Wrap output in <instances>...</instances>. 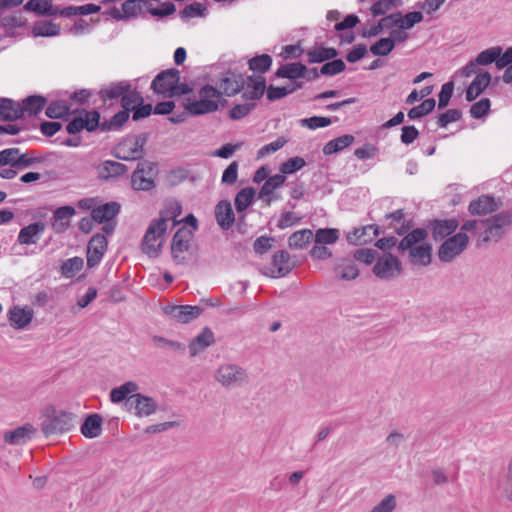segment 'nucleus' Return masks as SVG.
<instances>
[{
	"instance_id": "obj_2",
	"label": "nucleus",
	"mask_w": 512,
	"mask_h": 512,
	"mask_svg": "<svg viewBox=\"0 0 512 512\" xmlns=\"http://www.w3.org/2000/svg\"><path fill=\"white\" fill-rule=\"evenodd\" d=\"M167 221L161 217L154 219L149 224L142 240V251L149 257H157L160 253L161 242L158 239L165 234Z\"/></svg>"
},
{
	"instance_id": "obj_64",
	"label": "nucleus",
	"mask_w": 512,
	"mask_h": 512,
	"mask_svg": "<svg viewBox=\"0 0 512 512\" xmlns=\"http://www.w3.org/2000/svg\"><path fill=\"white\" fill-rule=\"evenodd\" d=\"M396 508V498L388 494L370 512H392Z\"/></svg>"
},
{
	"instance_id": "obj_59",
	"label": "nucleus",
	"mask_w": 512,
	"mask_h": 512,
	"mask_svg": "<svg viewBox=\"0 0 512 512\" xmlns=\"http://www.w3.org/2000/svg\"><path fill=\"white\" fill-rule=\"evenodd\" d=\"M286 143H287V140L285 138H283V137L277 138L275 141L262 146L257 151V158L260 159V158L266 157L270 154L277 152L282 147H284V145Z\"/></svg>"
},
{
	"instance_id": "obj_26",
	"label": "nucleus",
	"mask_w": 512,
	"mask_h": 512,
	"mask_svg": "<svg viewBox=\"0 0 512 512\" xmlns=\"http://www.w3.org/2000/svg\"><path fill=\"white\" fill-rule=\"evenodd\" d=\"M499 208L496 199L490 195H481L469 204V212L472 215H486L492 213Z\"/></svg>"
},
{
	"instance_id": "obj_33",
	"label": "nucleus",
	"mask_w": 512,
	"mask_h": 512,
	"mask_svg": "<svg viewBox=\"0 0 512 512\" xmlns=\"http://www.w3.org/2000/svg\"><path fill=\"white\" fill-rule=\"evenodd\" d=\"M275 77L298 80L306 77V66L301 62L281 65L275 72Z\"/></svg>"
},
{
	"instance_id": "obj_21",
	"label": "nucleus",
	"mask_w": 512,
	"mask_h": 512,
	"mask_svg": "<svg viewBox=\"0 0 512 512\" xmlns=\"http://www.w3.org/2000/svg\"><path fill=\"white\" fill-rule=\"evenodd\" d=\"M121 205L118 202H107L92 209L91 216L99 224L113 221L120 213Z\"/></svg>"
},
{
	"instance_id": "obj_28",
	"label": "nucleus",
	"mask_w": 512,
	"mask_h": 512,
	"mask_svg": "<svg viewBox=\"0 0 512 512\" xmlns=\"http://www.w3.org/2000/svg\"><path fill=\"white\" fill-rule=\"evenodd\" d=\"M215 342L214 333L209 327H205L202 331L190 342L189 352L192 357L198 355L201 351L213 345Z\"/></svg>"
},
{
	"instance_id": "obj_23",
	"label": "nucleus",
	"mask_w": 512,
	"mask_h": 512,
	"mask_svg": "<svg viewBox=\"0 0 512 512\" xmlns=\"http://www.w3.org/2000/svg\"><path fill=\"white\" fill-rule=\"evenodd\" d=\"M33 315V310L29 307L14 306L8 312V319L13 328L21 330L31 323Z\"/></svg>"
},
{
	"instance_id": "obj_58",
	"label": "nucleus",
	"mask_w": 512,
	"mask_h": 512,
	"mask_svg": "<svg viewBox=\"0 0 512 512\" xmlns=\"http://www.w3.org/2000/svg\"><path fill=\"white\" fill-rule=\"evenodd\" d=\"M256 108V103L248 102L244 104H237L229 111V117L232 120H240L247 116L252 110Z\"/></svg>"
},
{
	"instance_id": "obj_55",
	"label": "nucleus",
	"mask_w": 512,
	"mask_h": 512,
	"mask_svg": "<svg viewBox=\"0 0 512 512\" xmlns=\"http://www.w3.org/2000/svg\"><path fill=\"white\" fill-rule=\"evenodd\" d=\"M394 49V39L381 38L370 46V52L375 56H386Z\"/></svg>"
},
{
	"instance_id": "obj_53",
	"label": "nucleus",
	"mask_w": 512,
	"mask_h": 512,
	"mask_svg": "<svg viewBox=\"0 0 512 512\" xmlns=\"http://www.w3.org/2000/svg\"><path fill=\"white\" fill-rule=\"evenodd\" d=\"M402 0H378L370 8L374 17L385 15L388 11L399 7Z\"/></svg>"
},
{
	"instance_id": "obj_13",
	"label": "nucleus",
	"mask_w": 512,
	"mask_h": 512,
	"mask_svg": "<svg viewBox=\"0 0 512 512\" xmlns=\"http://www.w3.org/2000/svg\"><path fill=\"white\" fill-rule=\"evenodd\" d=\"M108 246V241L105 235L101 233L95 234L89 241L87 246V266L93 268L97 266Z\"/></svg>"
},
{
	"instance_id": "obj_49",
	"label": "nucleus",
	"mask_w": 512,
	"mask_h": 512,
	"mask_svg": "<svg viewBox=\"0 0 512 512\" xmlns=\"http://www.w3.org/2000/svg\"><path fill=\"white\" fill-rule=\"evenodd\" d=\"M255 190L253 187L241 189L235 197V208L238 212L245 211L253 202Z\"/></svg>"
},
{
	"instance_id": "obj_7",
	"label": "nucleus",
	"mask_w": 512,
	"mask_h": 512,
	"mask_svg": "<svg viewBox=\"0 0 512 512\" xmlns=\"http://www.w3.org/2000/svg\"><path fill=\"white\" fill-rule=\"evenodd\" d=\"M469 238L466 233L459 232L447 238L439 247L438 257L442 262H451L467 247Z\"/></svg>"
},
{
	"instance_id": "obj_39",
	"label": "nucleus",
	"mask_w": 512,
	"mask_h": 512,
	"mask_svg": "<svg viewBox=\"0 0 512 512\" xmlns=\"http://www.w3.org/2000/svg\"><path fill=\"white\" fill-rule=\"evenodd\" d=\"M47 102V99L40 95H31L26 97L21 102V109L23 116L28 114L29 116L36 115L43 110Z\"/></svg>"
},
{
	"instance_id": "obj_60",
	"label": "nucleus",
	"mask_w": 512,
	"mask_h": 512,
	"mask_svg": "<svg viewBox=\"0 0 512 512\" xmlns=\"http://www.w3.org/2000/svg\"><path fill=\"white\" fill-rule=\"evenodd\" d=\"M301 125L311 130H315L317 128L327 127L332 123V119L329 117L323 116H313L310 118L301 119Z\"/></svg>"
},
{
	"instance_id": "obj_15",
	"label": "nucleus",
	"mask_w": 512,
	"mask_h": 512,
	"mask_svg": "<svg viewBox=\"0 0 512 512\" xmlns=\"http://www.w3.org/2000/svg\"><path fill=\"white\" fill-rule=\"evenodd\" d=\"M153 169L152 163L147 161L139 162L137 168L132 173L131 184L133 189L139 191H149L155 187V182L151 177H146L145 173Z\"/></svg>"
},
{
	"instance_id": "obj_38",
	"label": "nucleus",
	"mask_w": 512,
	"mask_h": 512,
	"mask_svg": "<svg viewBox=\"0 0 512 512\" xmlns=\"http://www.w3.org/2000/svg\"><path fill=\"white\" fill-rule=\"evenodd\" d=\"M307 60L310 64L323 63L338 56V50L333 47H316L307 51Z\"/></svg>"
},
{
	"instance_id": "obj_8",
	"label": "nucleus",
	"mask_w": 512,
	"mask_h": 512,
	"mask_svg": "<svg viewBox=\"0 0 512 512\" xmlns=\"http://www.w3.org/2000/svg\"><path fill=\"white\" fill-rule=\"evenodd\" d=\"M193 232L185 227L179 228L173 236L171 244L172 258L176 264H184L186 258L182 255L190 248Z\"/></svg>"
},
{
	"instance_id": "obj_11",
	"label": "nucleus",
	"mask_w": 512,
	"mask_h": 512,
	"mask_svg": "<svg viewBox=\"0 0 512 512\" xmlns=\"http://www.w3.org/2000/svg\"><path fill=\"white\" fill-rule=\"evenodd\" d=\"M401 272V262L391 253H386L378 258L373 273L380 279H391Z\"/></svg>"
},
{
	"instance_id": "obj_34",
	"label": "nucleus",
	"mask_w": 512,
	"mask_h": 512,
	"mask_svg": "<svg viewBox=\"0 0 512 512\" xmlns=\"http://www.w3.org/2000/svg\"><path fill=\"white\" fill-rule=\"evenodd\" d=\"M75 212V208L70 205L58 207L53 212L52 228L56 232H63L69 226V219Z\"/></svg>"
},
{
	"instance_id": "obj_42",
	"label": "nucleus",
	"mask_w": 512,
	"mask_h": 512,
	"mask_svg": "<svg viewBox=\"0 0 512 512\" xmlns=\"http://www.w3.org/2000/svg\"><path fill=\"white\" fill-rule=\"evenodd\" d=\"M431 251L432 247L430 244L422 243L409 250V256L415 263L427 266L431 263Z\"/></svg>"
},
{
	"instance_id": "obj_54",
	"label": "nucleus",
	"mask_w": 512,
	"mask_h": 512,
	"mask_svg": "<svg viewBox=\"0 0 512 512\" xmlns=\"http://www.w3.org/2000/svg\"><path fill=\"white\" fill-rule=\"evenodd\" d=\"M339 238V231L335 228H321L316 231V244L328 245L335 243Z\"/></svg>"
},
{
	"instance_id": "obj_48",
	"label": "nucleus",
	"mask_w": 512,
	"mask_h": 512,
	"mask_svg": "<svg viewBox=\"0 0 512 512\" xmlns=\"http://www.w3.org/2000/svg\"><path fill=\"white\" fill-rule=\"evenodd\" d=\"M84 265V261L81 257L75 256L67 259L60 266V272L62 276L66 278H73Z\"/></svg>"
},
{
	"instance_id": "obj_62",
	"label": "nucleus",
	"mask_w": 512,
	"mask_h": 512,
	"mask_svg": "<svg viewBox=\"0 0 512 512\" xmlns=\"http://www.w3.org/2000/svg\"><path fill=\"white\" fill-rule=\"evenodd\" d=\"M302 217L291 211L282 212L277 221V227L281 230L300 223Z\"/></svg>"
},
{
	"instance_id": "obj_46",
	"label": "nucleus",
	"mask_w": 512,
	"mask_h": 512,
	"mask_svg": "<svg viewBox=\"0 0 512 512\" xmlns=\"http://www.w3.org/2000/svg\"><path fill=\"white\" fill-rule=\"evenodd\" d=\"M502 47L501 46H493L486 50L480 52L476 58L475 62L478 66H487L492 63H495L497 66L498 57L501 56Z\"/></svg>"
},
{
	"instance_id": "obj_22",
	"label": "nucleus",
	"mask_w": 512,
	"mask_h": 512,
	"mask_svg": "<svg viewBox=\"0 0 512 512\" xmlns=\"http://www.w3.org/2000/svg\"><path fill=\"white\" fill-rule=\"evenodd\" d=\"M246 90L242 93V98L244 100H259L265 90H266V81L263 76H248L245 80Z\"/></svg>"
},
{
	"instance_id": "obj_41",
	"label": "nucleus",
	"mask_w": 512,
	"mask_h": 512,
	"mask_svg": "<svg viewBox=\"0 0 512 512\" xmlns=\"http://www.w3.org/2000/svg\"><path fill=\"white\" fill-rule=\"evenodd\" d=\"M355 140V137L350 134L339 136L335 139L328 141L323 147L325 155H331L342 151L344 148L350 146Z\"/></svg>"
},
{
	"instance_id": "obj_18",
	"label": "nucleus",
	"mask_w": 512,
	"mask_h": 512,
	"mask_svg": "<svg viewBox=\"0 0 512 512\" xmlns=\"http://www.w3.org/2000/svg\"><path fill=\"white\" fill-rule=\"evenodd\" d=\"M46 229L42 221L33 222L20 229L17 242L21 245L36 244Z\"/></svg>"
},
{
	"instance_id": "obj_12",
	"label": "nucleus",
	"mask_w": 512,
	"mask_h": 512,
	"mask_svg": "<svg viewBox=\"0 0 512 512\" xmlns=\"http://www.w3.org/2000/svg\"><path fill=\"white\" fill-rule=\"evenodd\" d=\"M165 314L171 319L187 324L194 319H197L203 312V308L191 305H168L164 308Z\"/></svg>"
},
{
	"instance_id": "obj_43",
	"label": "nucleus",
	"mask_w": 512,
	"mask_h": 512,
	"mask_svg": "<svg viewBox=\"0 0 512 512\" xmlns=\"http://www.w3.org/2000/svg\"><path fill=\"white\" fill-rule=\"evenodd\" d=\"M45 114L50 119L65 118L71 114L70 106L63 100L52 101L46 108Z\"/></svg>"
},
{
	"instance_id": "obj_14",
	"label": "nucleus",
	"mask_w": 512,
	"mask_h": 512,
	"mask_svg": "<svg viewBox=\"0 0 512 512\" xmlns=\"http://www.w3.org/2000/svg\"><path fill=\"white\" fill-rule=\"evenodd\" d=\"M126 406L129 407V410L134 409L135 414L139 417L150 416L157 409V403L153 398L139 393L129 396L126 401Z\"/></svg>"
},
{
	"instance_id": "obj_19",
	"label": "nucleus",
	"mask_w": 512,
	"mask_h": 512,
	"mask_svg": "<svg viewBox=\"0 0 512 512\" xmlns=\"http://www.w3.org/2000/svg\"><path fill=\"white\" fill-rule=\"evenodd\" d=\"M286 181V176L281 173L268 177L259 191V198L265 199L267 205H270L273 200H278L280 197L274 194V191L280 188Z\"/></svg>"
},
{
	"instance_id": "obj_51",
	"label": "nucleus",
	"mask_w": 512,
	"mask_h": 512,
	"mask_svg": "<svg viewBox=\"0 0 512 512\" xmlns=\"http://www.w3.org/2000/svg\"><path fill=\"white\" fill-rule=\"evenodd\" d=\"M272 57L268 54H261L248 61L249 69L255 73H265L272 65Z\"/></svg>"
},
{
	"instance_id": "obj_17",
	"label": "nucleus",
	"mask_w": 512,
	"mask_h": 512,
	"mask_svg": "<svg viewBox=\"0 0 512 512\" xmlns=\"http://www.w3.org/2000/svg\"><path fill=\"white\" fill-rule=\"evenodd\" d=\"M380 234V227L375 224L354 228L346 236L347 241L352 245H363L371 242Z\"/></svg>"
},
{
	"instance_id": "obj_30",
	"label": "nucleus",
	"mask_w": 512,
	"mask_h": 512,
	"mask_svg": "<svg viewBox=\"0 0 512 512\" xmlns=\"http://www.w3.org/2000/svg\"><path fill=\"white\" fill-rule=\"evenodd\" d=\"M220 88L223 90L222 94L228 97L234 96L245 87V80L241 75L228 72L219 83Z\"/></svg>"
},
{
	"instance_id": "obj_47",
	"label": "nucleus",
	"mask_w": 512,
	"mask_h": 512,
	"mask_svg": "<svg viewBox=\"0 0 512 512\" xmlns=\"http://www.w3.org/2000/svg\"><path fill=\"white\" fill-rule=\"evenodd\" d=\"M313 233L310 229L295 231L288 238V244L293 249H303L310 242Z\"/></svg>"
},
{
	"instance_id": "obj_63",
	"label": "nucleus",
	"mask_w": 512,
	"mask_h": 512,
	"mask_svg": "<svg viewBox=\"0 0 512 512\" xmlns=\"http://www.w3.org/2000/svg\"><path fill=\"white\" fill-rule=\"evenodd\" d=\"M462 117V113L459 109H449L446 112L440 114L437 119V125L440 128L446 127L449 123L459 121Z\"/></svg>"
},
{
	"instance_id": "obj_52",
	"label": "nucleus",
	"mask_w": 512,
	"mask_h": 512,
	"mask_svg": "<svg viewBox=\"0 0 512 512\" xmlns=\"http://www.w3.org/2000/svg\"><path fill=\"white\" fill-rule=\"evenodd\" d=\"M436 106V101L434 98H428L424 100L420 105L411 108L408 111V118L411 120L419 119L425 115L431 113Z\"/></svg>"
},
{
	"instance_id": "obj_61",
	"label": "nucleus",
	"mask_w": 512,
	"mask_h": 512,
	"mask_svg": "<svg viewBox=\"0 0 512 512\" xmlns=\"http://www.w3.org/2000/svg\"><path fill=\"white\" fill-rule=\"evenodd\" d=\"M490 110V100L488 98H482L478 102H475L470 107V115L474 119H480L486 115Z\"/></svg>"
},
{
	"instance_id": "obj_6",
	"label": "nucleus",
	"mask_w": 512,
	"mask_h": 512,
	"mask_svg": "<svg viewBox=\"0 0 512 512\" xmlns=\"http://www.w3.org/2000/svg\"><path fill=\"white\" fill-rule=\"evenodd\" d=\"M74 418L71 412L54 410L52 415L43 420L41 430L45 436L68 432L74 426Z\"/></svg>"
},
{
	"instance_id": "obj_24",
	"label": "nucleus",
	"mask_w": 512,
	"mask_h": 512,
	"mask_svg": "<svg viewBox=\"0 0 512 512\" xmlns=\"http://www.w3.org/2000/svg\"><path fill=\"white\" fill-rule=\"evenodd\" d=\"M35 433L31 424H25L4 434V441L10 445H22L30 441Z\"/></svg>"
},
{
	"instance_id": "obj_35",
	"label": "nucleus",
	"mask_w": 512,
	"mask_h": 512,
	"mask_svg": "<svg viewBox=\"0 0 512 512\" xmlns=\"http://www.w3.org/2000/svg\"><path fill=\"white\" fill-rule=\"evenodd\" d=\"M126 171V165L112 160H105L98 167L99 178L103 180L118 177Z\"/></svg>"
},
{
	"instance_id": "obj_5",
	"label": "nucleus",
	"mask_w": 512,
	"mask_h": 512,
	"mask_svg": "<svg viewBox=\"0 0 512 512\" xmlns=\"http://www.w3.org/2000/svg\"><path fill=\"white\" fill-rule=\"evenodd\" d=\"M215 379L225 388H235L248 382V373L237 364L225 363L215 371Z\"/></svg>"
},
{
	"instance_id": "obj_36",
	"label": "nucleus",
	"mask_w": 512,
	"mask_h": 512,
	"mask_svg": "<svg viewBox=\"0 0 512 512\" xmlns=\"http://www.w3.org/2000/svg\"><path fill=\"white\" fill-rule=\"evenodd\" d=\"M102 422V417L99 414L88 415L81 426V433L89 439L98 437L102 432Z\"/></svg>"
},
{
	"instance_id": "obj_56",
	"label": "nucleus",
	"mask_w": 512,
	"mask_h": 512,
	"mask_svg": "<svg viewBox=\"0 0 512 512\" xmlns=\"http://www.w3.org/2000/svg\"><path fill=\"white\" fill-rule=\"evenodd\" d=\"M306 165V161L299 156L292 157L283 162L280 166V173L284 176L293 174Z\"/></svg>"
},
{
	"instance_id": "obj_37",
	"label": "nucleus",
	"mask_w": 512,
	"mask_h": 512,
	"mask_svg": "<svg viewBox=\"0 0 512 512\" xmlns=\"http://www.w3.org/2000/svg\"><path fill=\"white\" fill-rule=\"evenodd\" d=\"M23 9L38 16H56V7L53 6L52 0H29Z\"/></svg>"
},
{
	"instance_id": "obj_10",
	"label": "nucleus",
	"mask_w": 512,
	"mask_h": 512,
	"mask_svg": "<svg viewBox=\"0 0 512 512\" xmlns=\"http://www.w3.org/2000/svg\"><path fill=\"white\" fill-rule=\"evenodd\" d=\"M179 81L180 71L176 68H170L158 73L151 82L150 88L155 94L168 97L173 84H177Z\"/></svg>"
},
{
	"instance_id": "obj_45",
	"label": "nucleus",
	"mask_w": 512,
	"mask_h": 512,
	"mask_svg": "<svg viewBox=\"0 0 512 512\" xmlns=\"http://www.w3.org/2000/svg\"><path fill=\"white\" fill-rule=\"evenodd\" d=\"M129 117L130 113L122 109L112 116L110 120H105L100 123L98 128L104 132L118 130L128 121Z\"/></svg>"
},
{
	"instance_id": "obj_25",
	"label": "nucleus",
	"mask_w": 512,
	"mask_h": 512,
	"mask_svg": "<svg viewBox=\"0 0 512 512\" xmlns=\"http://www.w3.org/2000/svg\"><path fill=\"white\" fill-rule=\"evenodd\" d=\"M215 218L217 224L223 230H229L235 222V214L230 202L221 200L215 207Z\"/></svg>"
},
{
	"instance_id": "obj_40",
	"label": "nucleus",
	"mask_w": 512,
	"mask_h": 512,
	"mask_svg": "<svg viewBox=\"0 0 512 512\" xmlns=\"http://www.w3.org/2000/svg\"><path fill=\"white\" fill-rule=\"evenodd\" d=\"M60 26L51 20H40L34 23L32 33L35 37H53L60 33Z\"/></svg>"
},
{
	"instance_id": "obj_29",
	"label": "nucleus",
	"mask_w": 512,
	"mask_h": 512,
	"mask_svg": "<svg viewBox=\"0 0 512 512\" xmlns=\"http://www.w3.org/2000/svg\"><path fill=\"white\" fill-rule=\"evenodd\" d=\"M428 237V232L425 228H416L407 233L402 240L398 243L397 249L403 253L409 251L414 247L422 244Z\"/></svg>"
},
{
	"instance_id": "obj_20",
	"label": "nucleus",
	"mask_w": 512,
	"mask_h": 512,
	"mask_svg": "<svg viewBox=\"0 0 512 512\" xmlns=\"http://www.w3.org/2000/svg\"><path fill=\"white\" fill-rule=\"evenodd\" d=\"M459 222L456 219L431 220L428 228L431 229L432 237L435 241L443 240L450 236L458 228Z\"/></svg>"
},
{
	"instance_id": "obj_3",
	"label": "nucleus",
	"mask_w": 512,
	"mask_h": 512,
	"mask_svg": "<svg viewBox=\"0 0 512 512\" xmlns=\"http://www.w3.org/2000/svg\"><path fill=\"white\" fill-rule=\"evenodd\" d=\"M485 227L483 234L481 235L482 242L499 241L504 233L505 227L512 224V212L502 211L492 217L482 221Z\"/></svg>"
},
{
	"instance_id": "obj_57",
	"label": "nucleus",
	"mask_w": 512,
	"mask_h": 512,
	"mask_svg": "<svg viewBox=\"0 0 512 512\" xmlns=\"http://www.w3.org/2000/svg\"><path fill=\"white\" fill-rule=\"evenodd\" d=\"M346 69V65L342 59H332V61L324 63L320 68V73L324 76H335Z\"/></svg>"
},
{
	"instance_id": "obj_27",
	"label": "nucleus",
	"mask_w": 512,
	"mask_h": 512,
	"mask_svg": "<svg viewBox=\"0 0 512 512\" xmlns=\"http://www.w3.org/2000/svg\"><path fill=\"white\" fill-rule=\"evenodd\" d=\"M129 89L128 81L112 82L101 88L98 92L99 98L106 103L107 101L120 100Z\"/></svg>"
},
{
	"instance_id": "obj_16",
	"label": "nucleus",
	"mask_w": 512,
	"mask_h": 512,
	"mask_svg": "<svg viewBox=\"0 0 512 512\" xmlns=\"http://www.w3.org/2000/svg\"><path fill=\"white\" fill-rule=\"evenodd\" d=\"M293 268L289 253L286 250H279L273 255L268 269L270 277L279 278L286 276Z\"/></svg>"
},
{
	"instance_id": "obj_4",
	"label": "nucleus",
	"mask_w": 512,
	"mask_h": 512,
	"mask_svg": "<svg viewBox=\"0 0 512 512\" xmlns=\"http://www.w3.org/2000/svg\"><path fill=\"white\" fill-rule=\"evenodd\" d=\"M147 139L146 133L125 138L116 146L115 157L125 161L142 159Z\"/></svg>"
},
{
	"instance_id": "obj_1",
	"label": "nucleus",
	"mask_w": 512,
	"mask_h": 512,
	"mask_svg": "<svg viewBox=\"0 0 512 512\" xmlns=\"http://www.w3.org/2000/svg\"><path fill=\"white\" fill-rule=\"evenodd\" d=\"M199 100L188 103L185 106L187 112L192 116H199L212 113L218 110L222 92L212 85H204L199 90Z\"/></svg>"
},
{
	"instance_id": "obj_32",
	"label": "nucleus",
	"mask_w": 512,
	"mask_h": 512,
	"mask_svg": "<svg viewBox=\"0 0 512 512\" xmlns=\"http://www.w3.org/2000/svg\"><path fill=\"white\" fill-rule=\"evenodd\" d=\"M23 117L21 103L9 98L0 99V120L14 121Z\"/></svg>"
},
{
	"instance_id": "obj_44",
	"label": "nucleus",
	"mask_w": 512,
	"mask_h": 512,
	"mask_svg": "<svg viewBox=\"0 0 512 512\" xmlns=\"http://www.w3.org/2000/svg\"><path fill=\"white\" fill-rule=\"evenodd\" d=\"M143 101L141 93L129 83V89L123 94L120 103L122 109L130 113L137 104Z\"/></svg>"
},
{
	"instance_id": "obj_50",
	"label": "nucleus",
	"mask_w": 512,
	"mask_h": 512,
	"mask_svg": "<svg viewBox=\"0 0 512 512\" xmlns=\"http://www.w3.org/2000/svg\"><path fill=\"white\" fill-rule=\"evenodd\" d=\"M45 160L44 157L36 155L34 150L26 151L25 153H21L18 148V156H17V167L16 169H26L32 167L34 164L42 163Z\"/></svg>"
},
{
	"instance_id": "obj_31",
	"label": "nucleus",
	"mask_w": 512,
	"mask_h": 512,
	"mask_svg": "<svg viewBox=\"0 0 512 512\" xmlns=\"http://www.w3.org/2000/svg\"><path fill=\"white\" fill-rule=\"evenodd\" d=\"M491 74L488 71H482L476 75L466 90V100L474 101L489 85Z\"/></svg>"
},
{
	"instance_id": "obj_9",
	"label": "nucleus",
	"mask_w": 512,
	"mask_h": 512,
	"mask_svg": "<svg viewBox=\"0 0 512 512\" xmlns=\"http://www.w3.org/2000/svg\"><path fill=\"white\" fill-rule=\"evenodd\" d=\"M100 125V113L97 110L84 111L83 115L73 118L66 126L69 134H76L83 129L95 131Z\"/></svg>"
}]
</instances>
